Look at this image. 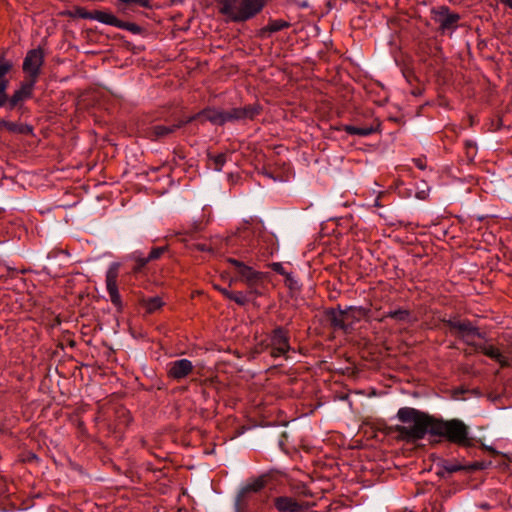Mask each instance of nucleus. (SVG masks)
Here are the masks:
<instances>
[{
	"label": "nucleus",
	"instance_id": "obj_1",
	"mask_svg": "<svg viewBox=\"0 0 512 512\" xmlns=\"http://www.w3.org/2000/svg\"><path fill=\"white\" fill-rule=\"evenodd\" d=\"M397 418L403 425H397L395 430L404 441L415 442L424 439L429 434L444 438L459 446L466 447L472 443L469 428L460 419L435 418L412 407L400 408Z\"/></svg>",
	"mask_w": 512,
	"mask_h": 512
},
{
	"label": "nucleus",
	"instance_id": "obj_2",
	"mask_svg": "<svg viewBox=\"0 0 512 512\" xmlns=\"http://www.w3.org/2000/svg\"><path fill=\"white\" fill-rule=\"evenodd\" d=\"M269 0H218V10L228 22H246L259 14Z\"/></svg>",
	"mask_w": 512,
	"mask_h": 512
},
{
	"label": "nucleus",
	"instance_id": "obj_3",
	"mask_svg": "<svg viewBox=\"0 0 512 512\" xmlns=\"http://www.w3.org/2000/svg\"><path fill=\"white\" fill-rule=\"evenodd\" d=\"M227 262L233 265L239 275V281L243 282L250 294L263 295L264 282L266 274L255 270L253 267L246 265L244 262L228 258Z\"/></svg>",
	"mask_w": 512,
	"mask_h": 512
},
{
	"label": "nucleus",
	"instance_id": "obj_4",
	"mask_svg": "<svg viewBox=\"0 0 512 512\" xmlns=\"http://www.w3.org/2000/svg\"><path fill=\"white\" fill-rule=\"evenodd\" d=\"M449 326L457 332V335L474 349L478 345L476 338L484 339L485 335L481 333L470 321H450Z\"/></svg>",
	"mask_w": 512,
	"mask_h": 512
},
{
	"label": "nucleus",
	"instance_id": "obj_5",
	"mask_svg": "<svg viewBox=\"0 0 512 512\" xmlns=\"http://www.w3.org/2000/svg\"><path fill=\"white\" fill-rule=\"evenodd\" d=\"M271 356H285L291 349L289 343V333L283 327H276L269 336Z\"/></svg>",
	"mask_w": 512,
	"mask_h": 512
},
{
	"label": "nucleus",
	"instance_id": "obj_6",
	"mask_svg": "<svg viewBox=\"0 0 512 512\" xmlns=\"http://www.w3.org/2000/svg\"><path fill=\"white\" fill-rule=\"evenodd\" d=\"M43 63L44 53L40 48L32 49L27 52L22 68L23 71L28 74V80H34V82H37Z\"/></svg>",
	"mask_w": 512,
	"mask_h": 512
},
{
	"label": "nucleus",
	"instance_id": "obj_7",
	"mask_svg": "<svg viewBox=\"0 0 512 512\" xmlns=\"http://www.w3.org/2000/svg\"><path fill=\"white\" fill-rule=\"evenodd\" d=\"M261 112L258 104L247 105L244 107H234L225 110V122H246L253 120Z\"/></svg>",
	"mask_w": 512,
	"mask_h": 512
},
{
	"label": "nucleus",
	"instance_id": "obj_8",
	"mask_svg": "<svg viewBox=\"0 0 512 512\" xmlns=\"http://www.w3.org/2000/svg\"><path fill=\"white\" fill-rule=\"evenodd\" d=\"M432 14L434 21L439 24V28L443 32L454 30L460 20L459 14L452 13L447 6H440L433 9Z\"/></svg>",
	"mask_w": 512,
	"mask_h": 512
},
{
	"label": "nucleus",
	"instance_id": "obj_9",
	"mask_svg": "<svg viewBox=\"0 0 512 512\" xmlns=\"http://www.w3.org/2000/svg\"><path fill=\"white\" fill-rule=\"evenodd\" d=\"M120 264L113 262L109 265L106 272V289L110 297V301L116 306H121V296L117 287V279L119 275Z\"/></svg>",
	"mask_w": 512,
	"mask_h": 512
},
{
	"label": "nucleus",
	"instance_id": "obj_10",
	"mask_svg": "<svg viewBox=\"0 0 512 512\" xmlns=\"http://www.w3.org/2000/svg\"><path fill=\"white\" fill-rule=\"evenodd\" d=\"M193 364L188 359H178L167 364V375L173 380L180 381L193 371Z\"/></svg>",
	"mask_w": 512,
	"mask_h": 512
},
{
	"label": "nucleus",
	"instance_id": "obj_11",
	"mask_svg": "<svg viewBox=\"0 0 512 512\" xmlns=\"http://www.w3.org/2000/svg\"><path fill=\"white\" fill-rule=\"evenodd\" d=\"M93 20H96L102 24L110 25L117 28H125L131 31L134 30L135 27L134 24L124 23L108 11L94 10Z\"/></svg>",
	"mask_w": 512,
	"mask_h": 512
},
{
	"label": "nucleus",
	"instance_id": "obj_12",
	"mask_svg": "<svg viewBox=\"0 0 512 512\" xmlns=\"http://www.w3.org/2000/svg\"><path fill=\"white\" fill-rule=\"evenodd\" d=\"M475 350L497 361L501 365V367H509L512 365V359L509 358L508 356L503 355L500 352V350L494 347L493 345L478 344Z\"/></svg>",
	"mask_w": 512,
	"mask_h": 512
},
{
	"label": "nucleus",
	"instance_id": "obj_13",
	"mask_svg": "<svg viewBox=\"0 0 512 512\" xmlns=\"http://www.w3.org/2000/svg\"><path fill=\"white\" fill-rule=\"evenodd\" d=\"M182 127H183V122H177V123H175L173 125H169V126L154 125L147 130L146 135L149 139H151L153 141H157L159 139L166 138V137L170 136L176 130H178Z\"/></svg>",
	"mask_w": 512,
	"mask_h": 512
},
{
	"label": "nucleus",
	"instance_id": "obj_14",
	"mask_svg": "<svg viewBox=\"0 0 512 512\" xmlns=\"http://www.w3.org/2000/svg\"><path fill=\"white\" fill-rule=\"evenodd\" d=\"M35 84L36 82H34V80H27L26 82L22 83L21 87L18 90H16L9 99V108L13 109L21 101L30 98Z\"/></svg>",
	"mask_w": 512,
	"mask_h": 512
},
{
	"label": "nucleus",
	"instance_id": "obj_15",
	"mask_svg": "<svg viewBox=\"0 0 512 512\" xmlns=\"http://www.w3.org/2000/svg\"><path fill=\"white\" fill-rule=\"evenodd\" d=\"M439 471L438 474L444 476L445 474H453L463 470H473L475 468L474 465H466L462 464L458 460H448L442 459L437 464Z\"/></svg>",
	"mask_w": 512,
	"mask_h": 512
},
{
	"label": "nucleus",
	"instance_id": "obj_16",
	"mask_svg": "<svg viewBox=\"0 0 512 512\" xmlns=\"http://www.w3.org/2000/svg\"><path fill=\"white\" fill-rule=\"evenodd\" d=\"M350 310H331L328 312L327 316L331 323V325L334 328L338 329H347L348 326H350L349 317H350Z\"/></svg>",
	"mask_w": 512,
	"mask_h": 512
},
{
	"label": "nucleus",
	"instance_id": "obj_17",
	"mask_svg": "<svg viewBox=\"0 0 512 512\" xmlns=\"http://www.w3.org/2000/svg\"><path fill=\"white\" fill-rule=\"evenodd\" d=\"M202 121H209L214 125L222 126L225 122V110H218L214 108H207L197 113Z\"/></svg>",
	"mask_w": 512,
	"mask_h": 512
},
{
	"label": "nucleus",
	"instance_id": "obj_18",
	"mask_svg": "<svg viewBox=\"0 0 512 512\" xmlns=\"http://www.w3.org/2000/svg\"><path fill=\"white\" fill-rule=\"evenodd\" d=\"M274 504L280 512H302L304 510L303 506L294 498L287 496L277 497Z\"/></svg>",
	"mask_w": 512,
	"mask_h": 512
},
{
	"label": "nucleus",
	"instance_id": "obj_19",
	"mask_svg": "<svg viewBox=\"0 0 512 512\" xmlns=\"http://www.w3.org/2000/svg\"><path fill=\"white\" fill-rule=\"evenodd\" d=\"M263 487H264V481L262 479L254 480L253 482L248 483L247 485H245L241 489L240 493L236 497V500H235V509H236V511L239 512V510L241 508L242 500H243L244 496L247 493L258 492Z\"/></svg>",
	"mask_w": 512,
	"mask_h": 512
},
{
	"label": "nucleus",
	"instance_id": "obj_20",
	"mask_svg": "<svg viewBox=\"0 0 512 512\" xmlns=\"http://www.w3.org/2000/svg\"><path fill=\"white\" fill-rule=\"evenodd\" d=\"M260 295L250 294L249 289L246 292L233 291L230 300L234 301L239 306H245L250 301L256 299Z\"/></svg>",
	"mask_w": 512,
	"mask_h": 512
},
{
	"label": "nucleus",
	"instance_id": "obj_21",
	"mask_svg": "<svg viewBox=\"0 0 512 512\" xmlns=\"http://www.w3.org/2000/svg\"><path fill=\"white\" fill-rule=\"evenodd\" d=\"M343 130L349 135H358L362 137L369 136L376 131L373 126L356 127L353 125H345Z\"/></svg>",
	"mask_w": 512,
	"mask_h": 512
},
{
	"label": "nucleus",
	"instance_id": "obj_22",
	"mask_svg": "<svg viewBox=\"0 0 512 512\" xmlns=\"http://www.w3.org/2000/svg\"><path fill=\"white\" fill-rule=\"evenodd\" d=\"M163 301L160 297H150L142 299L141 305L147 313H154L163 306Z\"/></svg>",
	"mask_w": 512,
	"mask_h": 512
},
{
	"label": "nucleus",
	"instance_id": "obj_23",
	"mask_svg": "<svg viewBox=\"0 0 512 512\" xmlns=\"http://www.w3.org/2000/svg\"><path fill=\"white\" fill-rule=\"evenodd\" d=\"M383 318H392L399 322H406L410 318V312L406 309H397L386 312Z\"/></svg>",
	"mask_w": 512,
	"mask_h": 512
},
{
	"label": "nucleus",
	"instance_id": "obj_24",
	"mask_svg": "<svg viewBox=\"0 0 512 512\" xmlns=\"http://www.w3.org/2000/svg\"><path fill=\"white\" fill-rule=\"evenodd\" d=\"M288 27H290L289 22L282 20V19H276V20H271L268 23V25L265 27V30L269 31L270 33H275V32L281 31L283 29H286Z\"/></svg>",
	"mask_w": 512,
	"mask_h": 512
},
{
	"label": "nucleus",
	"instance_id": "obj_25",
	"mask_svg": "<svg viewBox=\"0 0 512 512\" xmlns=\"http://www.w3.org/2000/svg\"><path fill=\"white\" fill-rule=\"evenodd\" d=\"M209 159L213 162V168L216 171H221L227 161V155L224 153L209 155Z\"/></svg>",
	"mask_w": 512,
	"mask_h": 512
},
{
	"label": "nucleus",
	"instance_id": "obj_26",
	"mask_svg": "<svg viewBox=\"0 0 512 512\" xmlns=\"http://www.w3.org/2000/svg\"><path fill=\"white\" fill-rule=\"evenodd\" d=\"M11 69L12 63L10 61H3L0 63V83L6 82V87H8V80L5 79V76Z\"/></svg>",
	"mask_w": 512,
	"mask_h": 512
},
{
	"label": "nucleus",
	"instance_id": "obj_27",
	"mask_svg": "<svg viewBox=\"0 0 512 512\" xmlns=\"http://www.w3.org/2000/svg\"><path fill=\"white\" fill-rule=\"evenodd\" d=\"M165 250H166V247L153 248L148 255V260H150V261L157 260L158 258H160V256L164 253Z\"/></svg>",
	"mask_w": 512,
	"mask_h": 512
},
{
	"label": "nucleus",
	"instance_id": "obj_28",
	"mask_svg": "<svg viewBox=\"0 0 512 512\" xmlns=\"http://www.w3.org/2000/svg\"><path fill=\"white\" fill-rule=\"evenodd\" d=\"M271 268L273 271H275L276 273L280 274V275H283L285 277H288L290 278L291 277V273H288L283 264L282 263H279V262H275L271 265Z\"/></svg>",
	"mask_w": 512,
	"mask_h": 512
},
{
	"label": "nucleus",
	"instance_id": "obj_29",
	"mask_svg": "<svg viewBox=\"0 0 512 512\" xmlns=\"http://www.w3.org/2000/svg\"><path fill=\"white\" fill-rule=\"evenodd\" d=\"M133 257L138 264V269L143 268L148 262H150V260H148V256L144 257L139 252H135Z\"/></svg>",
	"mask_w": 512,
	"mask_h": 512
},
{
	"label": "nucleus",
	"instance_id": "obj_30",
	"mask_svg": "<svg viewBox=\"0 0 512 512\" xmlns=\"http://www.w3.org/2000/svg\"><path fill=\"white\" fill-rule=\"evenodd\" d=\"M6 82L0 83V107H2L6 101H7V95H6Z\"/></svg>",
	"mask_w": 512,
	"mask_h": 512
},
{
	"label": "nucleus",
	"instance_id": "obj_31",
	"mask_svg": "<svg viewBox=\"0 0 512 512\" xmlns=\"http://www.w3.org/2000/svg\"><path fill=\"white\" fill-rule=\"evenodd\" d=\"M77 13H78L79 17H81L83 19L93 20L94 10L93 11H87V10L81 8V9H78Z\"/></svg>",
	"mask_w": 512,
	"mask_h": 512
},
{
	"label": "nucleus",
	"instance_id": "obj_32",
	"mask_svg": "<svg viewBox=\"0 0 512 512\" xmlns=\"http://www.w3.org/2000/svg\"><path fill=\"white\" fill-rule=\"evenodd\" d=\"M197 119H200V116H197V114H195V115L187 117L183 120H180L179 122H183V126H185L186 124L191 123L192 121L197 120Z\"/></svg>",
	"mask_w": 512,
	"mask_h": 512
},
{
	"label": "nucleus",
	"instance_id": "obj_33",
	"mask_svg": "<svg viewBox=\"0 0 512 512\" xmlns=\"http://www.w3.org/2000/svg\"><path fill=\"white\" fill-rule=\"evenodd\" d=\"M130 4H138L141 7H148L149 6L148 0H130Z\"/></svg>",
	"mask_w": 512,
	"mask_h": 512
},
{
	"label": "nucleus",
	"instance_id": "obj_34",
	"mask_svg": "<svg viewBox=\"0 0 512 512\" xmlns=\"http://www.w3.org/2000/svg\"><path fill=\"white\" fill-rule=\"evenodd\" d=\"M414 163L416 167H418L421 170H424L426 168V163L423 159H415Z\"/></svg>",
	"mask_w": 512,
	"mask_h": 512
},
{
	"label": "nucleus",
	"instance_id": "obj_35",
	"mask_svg": "<svg viewBox=\"0 0 512 512\" xmlns=\"http://www.w3.org/2000/svg\"><path fill=\"white\" fill-rule=\"evenodd\" d=\"M232 292H233V291H231V290H229V289H227V288H224V289H222L221 294H222L225 298H227V299H229V300H230L231 295H232Z\"/></svg>",
	"mask_w": 512,
	"mask_h": 512
},
{
	"label": "nucleus",
	"instance_id": "obj_36",
	"mask_svg": "<svg viewBox=\"0 0 512 512\" xmlns=\"http://www.w3.org/2000/svg\"><path fill=\"white\" fill-rule=\"evenodd\" d=\"M202 229V223L201 222H195L193 224L192 231H199Z\"/></svg>",
	"mask_w": 512,
	"mask_h": 512
},
{
	"label": "nucleus",
	"instance_id": "obj_37",
	"mask_svg": "<svg viewBox=\"0 0 512 512\" xmlns=\"http://www.w3.org/2000/svg\"><path fill=\"white\" fill-rule=\"evenodd\" d=\"M196 248L200 251H210V249L205 244H197Z\"/></svg>",
	"mask_w": 512,
	"mask_h": 512
},
{
	"label": "nucleus",
	"instance_id": "obj_38",
	"mask_svg": "<svg viewBox=\"0 0 512 512\" xmlns=\"http://www.w3.org/2000/svg\"><path fill=\"white\" fill-rule=\"evenodd\" d=\"M502 4H505L512 9V0H499Z\"/></svg>",
	"mask_w": 512,
	"mask_h": 512
},
{
	"label": "nucleus",
	"instance_id": "obj_39",
	"mask_svg": "<svg viewBox=\"0 0 512 512\" xmlns=\"http://www.w3.org/2000/svg\"><path fill=\"white\" fill-rule=\"evenodd\" d=\"M286 280H287V281H289L291 285H292V283H293V281H294V280H293V276H292V275H291V277H290V278L286 277Z\"/></svg>",
	"mask_w": 512,
	"mask_h": 512
},
{
	"label": "nucleus",
	"instance_id": "obj_40",
	"mask_svg": "<svg viewBox=\"0 0 512 512\" xmlns=\"http://www.w3.org/2000/svg\"><path fill=\"white\" fill-rule=\"evenodd\" d=\"M466 146L467 147H473L474 145H473V143L471 141H467L466 142Z\"/></svg>",
	"mask_w": 512,
	"mask_h": 512
},
{
	"label": "nucleus",
	"instance_id": "obj_41",
	"mask_svg": "<svg viewBox=\"0 0 512 512\" xmlns=\"http://www.w3.org/2000/svg\"><path fill=\"white\" fill-rule=\"evenodd\" d=\"M120 2H123V3H126V4H130V0H119Z\"/></svg>",
	"mask_w": 512,
	"mask_h": 512
},
{
	"label": "nucleus",
	"instance_id": "obj_42",
	"mask_svg": "<svg viewBox=\"0 0 512 512\" xmlns=\"http://www.w3.org/2000/svg\"><path fill=\"white\" fill-rule=\"evenodd\" d=\"M216 289L221 293L223 288H221V287H216Z\"/></svg>",
	"mask_w": 512,
	"mask_h": 512
}]
</instances>
